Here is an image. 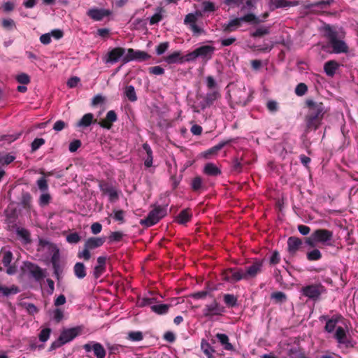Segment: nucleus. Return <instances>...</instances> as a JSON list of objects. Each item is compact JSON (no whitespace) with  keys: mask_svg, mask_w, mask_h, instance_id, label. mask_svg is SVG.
Returning <instances> with one entry per match:
<instances>
[{"mask_svg":"<svg viewBox=\"0 0 358 358\" xmlns=\"http://www.w3.org/2000/svg\"><path fill=\"white\" fill-rule=\"evenodd\" d=\"M166 215V206H156L152 210L145 219L140 221V224L143 226L149 227L157 224L162 218Z\"/></svg>","mask_w":358,"mask_h":358,"instance_id":"obj_2","label":"nucleus"},{"mask_svg":"<svg viewBox=\"0 0 358 358\" xmlns=\"http://www.w3.org/2000/svg\"><path fill=\"white\" fill-rule=\"evenodd\" d=\"M17 81L22 85H27L30 83L29 76L26 73H20L16 77Z\"/></svg>","mask_w":358,"mask_h":358,"instance_id":"obj_64","label":"nucleus"},{"mask_svg":"<svg viewBox=\"0 0 358 358\" xmlns=\"http://www.w3.org/2000/svg\"><path fill=\"white\" fill-rule=\"evenodd\" d=\"M287 244L289 255L291 257H294L302 248L303 241L296 236H290L287 239Z\"/></svg>","mask_w":358,"mask_h":358,"instance_id":"obj_15","label":"nucleus"},{"mask_svg":"<svg viewBox=\"0 0 358 358\" xmlns=\"http://www.w3.org/2000/svg\"><path fill=\"white\" fill-rule=\"evenodd\" d=\"M313 234L314 238H316L318 243H325L331 241L333 238V232L326 229H316Z\"/></svg>","mask_w":358,"mask_h":358,"instance_id":"obj_18","label":"nucleus"},{"mask_svg":"<svg viewBox=\"0 0 358 358\" xmlns=\"http://www.w3.org/2000/svg\"><path fill=\"white\" fill-rule=\"evenodd\" d=\"M150 57L151 56L145 51L129 48L127 54L122 59V63L126 64L133 60L144 62L148 60Z\"/></svg>","mask_w":358,"mask_h":358,"instance_id":"obj_8","label":"nucleus"},{"mask_svg":"<svg viewBox=\"0 0 358 358\" xmlns=\"http://www.w3.org/2000/svg\"><path fill=\"white\" fill-rule=\"evenodd\" d=\"M334 337L338 344L343 345L347 348H353L355 346V342L342 327H337Z\"/></svg>","mask_w":358,"mask_h":358,"instance_id":"obj_9","label":"nucleus"},{"mask_svg":"<svg viewBox=\"0 0 358 358\" xmlns=\"http://www.w3.org/2000/svg\"><path fill=\"white\" fill-rule=\"evenodd\" d=\"M203 181L200 176L194 178L191 182V187L194 192H199L203 188Z\"/></svg>","mask_w":358,"mask_h":358,"instance_id":"obj_48","label":"nucleus"},{"mask_svg":"<svg viewBox=\"0 0 358 358\" xmlns=\"http://www.w3.org/2000/svg\"><path fill=\"white\" fill-rule=\"evenodd\" d=\"M307 91L308 87L303 83H300L296 85L295 88V94L299 96H303L307 92Z\"/></svg>","mask_w":358,"mask_h":358,"instance_id":"obj_55","label":"nucleus"},{"mask_svg":"<svg viewBox=\"0 0 358 358\" xmlns=\"http://www.w3.org/2000/svg\"><path fill=\"white\" fill-rule=\"evenodd\" d=\"M271 27H260L250 34L252 38H260L270 34Z\"/></svg>","mask_w":358,"mask_h":358,"instance_id":"obj_41","label":"nucleus"},{"mask_svg":"<svg viewBox=\"0 0 358 358\" xmlns=\"http://www.w3.org/2000/svg\"><path fill=\"white\" fill-rule=\"evenodd\" d=\"M333 2L334 0H321L313 3L308 2V3L306 5V8L308 9H313L314 8L324 9L329 7Z\"/></svg>","mask_w":358,"mask_h":358,"instance_id":"obj_32","label":"nucleus"},{"mask_svg":"<svg viewBox=\"0 0 358 358\" xmlns=\"http://www.w3.org/2000/svg\"><path fill=\"white\" fill-rule=\"evenodd\" d=\"M124 95L128 99L129 101L131 102H134L137 100V96L136 94V91L134 87L132 85H127L125 87Z\"/></svg>","mask_w":358,"mask_h":358,"instance_id":"obj_43","label":"nucleus"},{"mask_svg":"<svg viewBox=\"0 0 358 358\" xmlns=\"http://www.w3.org/2000/svg\"><path fill=\"white\" fill-rule=\"evenodd\" d=\"M1 262L4 266H8L13 259V253L9 250L1 251Z\"/></svg>","mask_w":358,"mask_h":358,"instance_id":"obj_45","label":"nucleus"},{"mask_svg":"<svg viewBox=\"0 0 358 358\" xmlns=\"http://www.w3.org/2000/svg\"><path fill=\"white\" fill-rule=\"evenodd\" d=\"M222 280L231 283L244 280L243 270L239 268H229L221 273Z\"/></svg>","mask_w":358,"mask_h":358,"instance_id":"obj_7","label":"nucleus"},{"mask_svg":"<svg viewBox=\"0 0 358 358\" xmlns=\"http://www.w3.org/2000/svg\"><path fill=\"white\" fill-rule=\"evenodd\" d=\"M148 72L150 74H153L156 76H162L164 74V69L159 66H152L148 69Z\"/></svg>","mask_w":358,"mask_h":358,"instance_id":"obj_63","label":"nucleus"},{"mask_svg":"<svg viewBox=\"0 0 358 358\" xmlns=\"http://www.w3.org/2000/svg\"><path fill=\"white\" fill-rule=\"evenodd\" d=\"M22 269L24 273H28L36 282H41L46 277L45 270L31 262H24Z\"/></svg>","mask_w":358,"mask_h":358,"instance_id":"obj_3","label":"nucleus"},{"mask_svg":"<svg viewBox=\"0 0 358 358\" xmlns=\"http://www.w3.org/2000/svg\"><path fill=\"white\" fill-rule=\"evenodd\" d=\"M50 262L52 266L55 275L56 276L57 280H59L60 275L63 272V268L59 262V254L58 250L55 252L52 255Z\"/></svg>","mask_w":358,"mask_h":358,"instance_id":"obj_21","label":"nucleus"},{"mask_svg":"<svg viewBox=\"0 0 358 358\" xmlns=\"http://www.w3.org/2000/svg\"><path fill=\"white\" fill-rule=\"evenodd\" d=\"M106 348L108 351V358H112L116 355H118L121 350L124 348V346L120 344H113L110 343H106Z\"/></svg>","mask_w":358,"mask_h":358,"instance_id":"obj_31","label":"nucleus"},{"mask_svg":"<svg viewBox=\"0 0 358 358\" xmlns=\"http://www.w3.org/2000/svg\"><path fill=\"white\" fill-rule=\"evenodd\" d=\"M324 29L325 36L328 38L334 52L336 54L348 52V46L343 41L338 39L337 31L333 30L329 25H327Z\"/></svg>","mask_w":358,"mask_h":358,"instance_id":"obj_1","label":"nucleus"},{"mask_svg":"<svg viewBox=\"0 0 358 358\" xmlns=\"http://www.w3.org/2000/svg\"><path fill=\"white\" fill-rule=\"evenodd\" d=\"M165 61L171 64L175 63H182L184 62V57L181 56L180 51H175L173 53L169 55L166 58Z\"/></svg>","mask_w":358,"mask_h":358,"instance_id":"obj_35","label":"nucleus"},{"mask_svg":"<svg viewBox=\"0 0 358 358\" xmlns=\"http://www.w3.org/2000/svg\"><path fill=\"white\" fill-rule=\"evenodd\" d=\"M306 106L308 108L307 115L324 118L327 109L322 102L308 99L306 101Z\"/></svg>","mask_w":358,"mask_h":358,"instance_id":"obj_4","label":"nucleus"},{"mask_svg":"<svg viewBox=\"0 0 358 358\" xmlns=\"http://www.w3.org/2000/svg\"><path fill=\"white\" fill-rule=\"evenodd\" d=\"M83 329V328L80 326L64 329L59 335L61 341H62L64 344L71 342L76 337L82 334Z\"/></svg>","mask_w":358,"mask_h":358,"instance_id":"obj_13","label":"nucleus"},{"mask_svg":"<svg viewBox=\"0 0 358 358\" xmlns=\"http://www.w3.org/2000/svg\"><path fill=\"white\" fill-rule=\"evenodd\" d=\"M143 149L145 151V152L147 154V157L145 159L144 165L147 168H150L152 165V160H153L152 150L150 145L147 143H145L143 144Z\"/></svg>","mask_w":358,"mask_h":358,"instance_id":"obj_36","label":"nucleus"},{"mask_svg":"<svg viewBox=\"0 0 358 358\" xmlns=\"http://www.w3.org/2000/svg\"><path fill=\"white\" fill-rule=\"evenodd\" d=\"M271 299H274L275 303H283L286 301L287 296L282 292H275L271 294Z\"/></svg>","mask_w":358,"mask_h":358,"instance_id":"obj_53","label":"nucleus"},{"mask_svg":"<svg viewBox=\"0 0 358 358\" xmlns=\"http://www.w3.org/2000/svg\"><path fill=\"white\" fill-rule=\"evenodd\" d=\"M117 116L115 110H109L106 116V118L99 122V125L104 129H110L112 127L113 123L116 122Z\"/></svg>","mask_w":358,"mask_h":358,"instance_id":"obj_22","label":"nucleus"},{"mask_svg":"<svg viewBox=\"0 0 358 358\" xmlns=\"http://www.w3.org/2000/svg\"><path fill=\"white\" fill-rule=\"evenodd\" d=\"M171 305L169 304H157L152 305L150 308L152 312L157 313V315H165L168 313Z\"/></svg>","mask_w":358,"mask_h":358,"instance_id":"obj_38","label":"nucleus"},{"mask_svg":"<svg viewBox=\"0 0 358 358\" xmlns=\"http://www.w3.org/2000/svg\"><path fill=\"white\" fill-rule=\"evenodd\" d=\"M143 338L141 331H130L128 334V339L132 341H140Z\"/></svg>","mask_w":358,"mask_h":358,"instance_id":"obj_56","label":"nucleus"},{"mask_svg":"<svg viewBox=\"0 0 358 358\" xmlns=\"http://www.w3.org/2000/svg\"><path fill=\"white\" fill-rule=\"evenodd\" d=\"M66 241L69 243H78L80 241V236L77 232L71 233L66 236Z\"/></svg>","mask_w":358,"mask_h":358,"instance_id":"obj_60","label":"nucleus"},{"mask_svg":"<svg viewBox=\"0 0 358 358\" xmlns=\"http://www.w3.org/2000/svg\"><path fill=\"white\" fill-rule=\"evenodd\" d=\"M51 200V196L50 194L45 193L42 194L39 199V205L41 206H45L49 204Z\"/></svg>","mask_w":358,"mask_h":358,"instance_id":"obj_62","label":"nucleus"},{"mask_svg":"<svg viewBox=\"0 0 358 358\" xmlns=\"http://www.w3.org/2000/svg\"><path fill=\"white\" fill-rule=\"evenodd\" d=\"M2 27L6 30L11 31L16 28V24H15V21L13 19H10V18L3 19Z\"/></svg>","mask_w":358,"mask_h":358,"instance_id":"obj_52","label":"nucleus"},{"mask_svg":"<svg viewBox=\"0 0 358 358\" xmlns=\"http://www.w3.org/2000/svg\"><path fill=\"white\" fill-rule=\"evenodd\" d=\"M125 49L122 47H117L110 50L104 57L103 60L107 64H113L120 59L122 61L125 55Z\"/></svg>","mask_w":358,"mask_h":358,"instance_id":"obj_12","label":"nucleus"},{"mask_svg":"<svg viewBox=\"0 0 358 358\" xmlns=\"http://www.w3.org/2000/svg\"><path fill=\"white\" fill-rule=\"evenodd\" d=\"M192 217L191 210L189 208L183 209L176 217V222L180 224H185L189 222Z\"/></svg>","mask_w":358,"mask_h":358,"instance_id":"obj_28","label":"nucleus"},{"mask_svg":"<svg viewBox=\"0 0 358 358\" xmlns=\"http://www.w3.org/2000/svg\"><path fill=\"white\" fill-rule=\"evenodd\" d=\"M296 3L286 0H270V10L295 6Z\"/></svg>","mask_w":358,"mask_h":358,"instance_id":"obj_30","label":"nucleus"},{"mask_svg":"<svg viewBox=\"0 0 358 358\" xmlns=\"http://www.w3.org/2000/svg\"><path fill=\"white\" fill-rule=\"evenodd\" d=\"M124 234L122 231L111 232L108 236L109 243H117L122 241Z\"/></svg>","mask_w":358,"mask_h":358,"instance_id":"obj_51","label":"nucleus"},{"mask_svg":"<svg viewBox=\"0 0 358 358\" xmlns=\"http://www.w3.org/2000/svg\"><path fill=\"white\" fill-rule=\"evenodd\" d=\"M241 26L240 20L238 17L231 20L228 23L222 24V31L225 34H229L236 31L238 28Z\"/></svg>","mask_w":358,"mask_h":358,"instance_id":"obj_24","label":"nucleus"},{"mask_svg":"<svg viewBox=\"0 0 358 358\" xmlns=\"http://www.w3.org/2000/svg\"><path fill=\"white\" fill-rule=\"evenodd\" d=\"M94 115L92 113H86L77 123L78 127H87L93 122Z\"/></svg>","mask_w":358,"mask_h":358,"instance_id":"obj_39","label":"nucleus"},{"mask_svg":"<svg viewBox=\"0 0 358 358\" xmlns=\"http://www.w3.org/2000/svg\"><path fill=\"white\" fill-rule=\"evenodd\" d=\"M264 259H255L252 264L246 267L245 271H243L244 280H248L253 279L263 271Z\"/></svg>","mask_w":358,"mask_h":358,"instance_id":"obj_5","label":"nucleus"},{"mask_svg":"<svg viewBox=\"0 0 358 358\" xmlns=\"http://www.w3.org/2000/svg\"><path fill=\"white\" fill-rule=\"evenodd\" d=\"M77 257L79 259H83L85 261H88L91 258L90 250L87 249V248L84 245V248L83 250H79Z\"/></svg>","mask_w":358,"mask_h":358,"instance_id":"obj_54","label":"nucleus"},{"mask_svg":"<svg viewBox=\"0 0 358 358\" xmlns=\"http://www.w3.org/2000/svg\"><path fill=\"white\" fill-rule=\"evenodd\" d=\"M125 211L123 210H113V219L120 224L125 222Z\"/></svg>","mask_w":358,"mask_h":358,"instance_id":"obj_50","label":"nucleus"},{"mask_svg":"<svg viewBox=\"0 0 358 358\" xmlns=\"http://www.w3.org/2000/svg\"><path fill=\"white\" fill-rule=\"evenodd\" d=\"M20 292L18 287L12 285L10 287H4L0 285V292L3 296H8L10 294H16Z\"/></svg>","mask_w":358,"mask_h":358,"instance_id":"obj_42","label":"nucleus"},{"mask_svg":"<svg viewBox=\"0 0 358 358\" xmlns=\"http://www.w3.org/2000/svg\"><path fill=\"white\" fill-rule=\"evenodd\" d=\"M220 94L218 91H212L210 92H208L205 97V102L206 106H210L213 105L214 101L217 100L218 98H220Z\"/></svg>","mask_w":358,"mask_h":358,"instance_id":"obj_40","label":"nucleus"},{"mask_svg":"<svg viewBox=\"0 0 358 358\" xmlns=\"http://www.w3.org/2000/svg\"><path fill=\"white\" fill-rule=\"evenodd\" d=\"M322 118L306 115L305 117V122L306 131L317 130L321 125Z\"/></svg>","mask_w":358,"mask_h":358,"instance_id":"obj_20","label":"nucleus"},{"mask_svg":"<svg viewBox=\"0 0 358 358\" xmlns=\"http://www.w3.org/2000/svg\"><path fill=\"white\" fill-rule=\"evenodd\" d=\"M322 255L318 249H313L306 254V257L308 261H317L322 258Z\"/></svg>","mask_w":358,"mask_h":358,"instance_id":"obj_46","label":"nucleus"},{"mask_svg":"<svg viewBox=\"0 0 358 358\" xmlns=\"http://www.w3.org/2000/svg\"><path fill=\"white\" fill-rule=\"evenodd\" d=\"M99 187L103 195L108 196L110 202L113 203L118 200L117 189L112 183L102 180L99 182Z\"/></svg>","mask_w":358,"mask_h":358,"instance_id":"obj_6","label":"nucleus"},{"mask_svg":"<svg viewBox=\"0 0 358 358\" xmlns=\"http://www.w3.org/2000/svg\"><path fill=\"white\" fill-rule=\"evenodd\" d=\"M342 319L343 317L341 315H334L331 318H329L327 315H322L320 317V321H326L324 330L328 333H333L336 327L338 322Z\"/></svg>","mask_w":358,"mask_h":358,"instance_id":"obj_16","label":"nucleus"},{"mask_svg":"<svg viewBox=\"0 0 358 358\" xmlns=\"http://www.w3.org/2000/svg\"><path fill=\"white\" fill-rule=\"evenodd\" d=\"M339 64L335 60H329L325 62L324 70L325 73L330 77L335 75L336 70L339 68Z\"/></svg>","mask_w":358,"mask_h":358,"instance_id":"obj_26","label":"nucleus"},{"mask_svg":"<svg viewBox=\"0 0 358 358\" xmlns=\"http://www.w3.org/2000/svg\"><path fill=\"white\" fill-rule=\"evenodd\" d=\"M197 57L207 62L213 57L215 48L213 45H202L196 48Z\"/></svg>","mask_w":358,"mask_h":358,"instance_id":"obj_17","label":"nucleus"},{"mask_svg":"<svg viewBox=\"0 0 358 358\" xmlns=\"http://www.w3.org/2000/svg\"><path fill=\"white\" fill-rule=\"evenodd\" d=\"M31 196L29 192H23L21 197L20 204L24 209H29L31 206Z\"/></svg>","mask_w":358,"mask_h":358,"instance_id":"obj_47","label":"nucleus"},{"mask_svg":"<svg viewBox=\"0 0 358 358\" xmlns=\"http://www.w3.org/2000/svg\"><path fill=\"white\" fill-rule=\"evenodd\" d=\"M169 42H163L159 43L156 47V53L157 55H161L164 54L169 48Z\"/></svg>","mask_w":358,"mask_h":358,"instance_id":"obj_58","label":"nucleus"},{"mask_svg":"<svg viewBox=\"0 0 358 358\" xmlns=\"http://www.w3.org/2000/svg\"><path fill=\"white\" fill-rule=\"evenodd\" d=\"M202 311L204 317H212L222 315L225 312V308L214 299L210 303L206 304Z\"/></svg>","mask_w":358,"mask_h":358,"instance_id":"obj_10","label":"nucleus"},{"mask_svg":"<svg viewBox=\"0 0 358 358\" xmlns=\"http://www.w3.org/2000/svg\"><path fill=\"white\" fill-rule=\"evenodd\" d=\"M223 301L228 308H234L238 306V297L232 294H224L223 295Z\"/></svg>","mask_w":358,"mask_h":358,"instance_id":"obj_33","label":"nucleus"},{"mask_svg":"<svg viewBox=\"0 0 358 358\" xmlns=\"http://www.w3.org/2000/svg\"><path fill=\"white\" fill-rule=\"evenodd\" d=\"M215 337L225 350L234 351L235 350L233 345L229 342V336L227 334L217 333Z\"/></svg>","mask_w":358,"mask_h":358,"instance_id":"obj_25","label":"nucleus"},{"mask_svg":"<svg viewBox=\"0 0 358 358\" xmlns=\"http://www.w3.org/2000/svg\"><path fill=\"white\" fill-rule=\"evenodd\" d=\"M45 143V140L42 138H36L31 143V152L36 151L41 145Z\"/></svg>","mask_w":358,"mask_h":358,"instance_id":"obj_59","label":"nucleus"},{"mask_svg":"<svg viewBox=\"0 0 358 358\" xmlns=\"http://www.w3.org/2000/svg\"><path fill=\"white\" fill-rule=\"evenodd\" d=\"M201 349L205 355L210 353L213 354L215 352V349L210 345V343L204 339L201 342Z\"/></svg>","mask_w":358,"mask_h":358,"instance_id":"obj_49","label":"nucleus"},{"mask_svg":"<svg viewBox=\"0 0 358 358\" xmlns=\"http://www.w3.org/2000/svg\"><path fill=\"white\" fill-rule=\"evenodd\" d=\"M323 287L320 285H310L303 287L301 289L303 295L309 299H317L322 294Z\"/></svg>","mask_w":358,"mask_h":358,"instance_id":"obj_14","label":"nucleus"},{"mask_svg":"<svg viewBox=\"0 0 358 358\" xmlns=\"http://www.w3.org/2000/svg\"><path fill=\"white\" fill-rule=\"evenodd\" d=\"M106 270V268H104L102 266L96 265L94 268V271H93V275H94V278L95 279L99 278L105 273Z\"/></svg>","mask_w":358,"mask_h":358,"instance_id":"obj_61","label":"nucleus"},{"mask_svg":"<svg viewBox=\"0 0 358 358\" xmlns=\"http://www.w3.org/2000/svg\"><path fill=\"white\" fill-rule=\"evenodd\" d=\"M238 19L240 20L241 24L243 22H245L252 23L254 24H258L262 22H264V20H262L261 19H259V17H257L253 13L246 14L243 17H238Z\"/></svg>","mask_w":358,"mask_h":358,"instance_id":"obj_37","label":"nucleus"},{"mask_svg":"<svg viewBox=\"0 0 358 358\" xmlns=\"http://www.w3.org/2000/svg\"><path fill=\"white\" fill-rule=\"evenodd\" d=\"M110 13L111 12L109 10L91 8L87 11V15L95 21H101L104 17L110 15Z\"/></svg>","mask_w":358,"mask_h":358,"instance_id":"obj_19","label":"nucleus"},{"mask_svg":"<svg viewBox=\"0 0 358 358\" xmlns=\"http://www.w3.org/2000/svg\"><path fill=\"white\" fill-rule=\"evenodd\" d=\"M73 272L75 275L79 279L84 278L87 275L85 266L82 262L76 263L73 266Z\"/></svg>","mask_w":358,"mask_h":358,"instance_id":"obj_34","label":"nucleus"},{"mask_svg":"<svg viewBox=\"0 0 358 358\" xmlns=\"http://www.w3.org/2000/svg\"><path fill=\"white\" fill-rule=\"evenodd\" d=\"M230 141H221L218 144L213 146L208 150H206L203 152V157L208 159L213 155H215L218 153V152L222 149L227 144H228Z\"/></svg>","mask_w":358,"mask_h":358,"instance_id":"obj_27","label":"nucleus"},{"mask_svg":"<svg viewBox=\"0 0 358 358\" xmlns=\"http://www.w3.org/2000/svg\"><path fill=\"white\" fill-rule=\"evenodd\" d=\"M51 329L50 328H45L42 329L38 335L39 340L42 342L47 341L50 336Z\"/></svg>","mask_w":358,"mask_h":358,"instance_id":"obj_57","label":"nucleus"},{"mask_svg":"<svg viewBox=\"0 0 358 358\" xmlns=\"http://www.w3.org/2000/svg\"><path fill=\"white\" fill-rule=\"evenodd\" d=\"M105 238L103 237H90L85 242V245L90 250L98 248L103 245Z\"/></svg>","mask_w":358,"mask_h":358,"instance_id":"obj_23","label":"nucleus"},{"mask_svg":"<svg viewBox=\"0 0 358 358\" xmlns=\"http://www.w3.org/2000/svg\"><path fill=\"white\" fill-rule=\"evenodd\" d=\"M83 348L86 352H93L96 358H105L106 350L100 343L96 341H90L83 345Z\"/></svg>","mask_w":358,"mask_h":358,"instance_id":"obj_11","label":"nucleus"},{"mask_svg":"<svg viewBox=\"0 0 358 358\" xmlns=\"http://www.w3.org/2000/svg\"><path fill=\"white\" fill-rule=\"evenodd\" d=\"M17 235L20 237L24 243H31V236L30 232L24 228H17L16 230Z\"/></svg>","mask_w":358,"mask_h":358,"instance_id":"obj_44","label":"nucleus"},{"mask_svg":"<svg viewBox=\"0 0 358 358\" xmlns=\"http://www.w3.org/2000/svg\"><path fill=\"white\" fill-rule=\"evenodd\" d=\"M203 173L208 176H217L221 175V170L213 163H207L203 169Z\"/></svg>","mask_w":358,"mask_h":358,"instance_id":"obj_29","label":"nucleus"}]
</instances>
